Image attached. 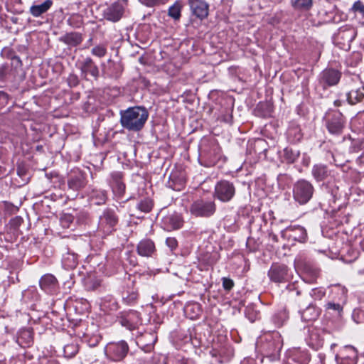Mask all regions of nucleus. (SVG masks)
I'll return each instance as SVG.
<instances>
[{
  "label": "nucleus",
  "mask_w": 364,
  "mask_h": 364,
  "mask_svg": "<svg viewBox=\"0 0 364 364\" xmlns=\"http://www.w3.org/2000/svg\"><path fill=\"white\" fill-rule=\"evenodd\" d=\"M182 7L183 6L180 1H176L168 9L169 16L175 20H178L181 17Z\"/></svg>",
  "instance_id": "nucleus-21"
},
{
  "label": "nucleus",
  "mask_w": 364,
  "mask_h": 364,
  "mask_svg": "<svg viewBox=\"0 0 364 364\" xmlns=\"http://www.w3.org/2000/svg\"><path fill=\"white\" fill-rule=\"evenodd\" d=\"M124 191V185L119 182H116V186L114 188V191L116 193V194L121 195Z\"/></svg>",
  "instance_id": "nucleus-34"
},
{
  "label": "nucleus",
  "mask_w": 364,
  "mask_h": 364,
  "mask_svg": "<svg viewBox=\"0 0 364 364\" xmlns=\"http://www.w3.org/2000/svg\"><path fill=\"white\" fill-rule=\"evenodd\" d=\"M100 223H106L109 227H113L117 223V218L112 213H105L102 217L100 218Z\"/></svg>",
  "instance_id": "nucleus-25"
},
{
  "label": "nucleus",
  "mask_w": 364,
  "mask_h": 364,
  "mask_svg": "<svg viewBox=\"0 0 364 364\" xmlns=\"http://www.w3.org/2000/svg\"><path fill=\"white\" fill-rule=\"evenodd\" d=\"M137 299V294L134 292H132L130 295H129L127 297L124 298V299L126 300L127 303H131L134 301H135Z\"/></svg>",
  "instance_id": "nucleus-37"
},
{
  "label": "nucleus",
  "mask_w": 364,
  "mask_h": 364,
  "mask_svg": "<svg viewBox=\"0 0 364 364\" xmlns=\"http://www.w3.org/2000/svg\"><path fill=\"white\" fill-rule=\"evenodd\" d=\"M123 14V7L118 3H114L104 11V17L111 21H119Z\"/></svg>",
  "instance_id": "nucleus-8"
},
{
  "label": "nucleus",
  "mask_w": 364,
  "mask_h": 364,
  "mask_svg": "<svg viewBox=\"0 0 364 364\" xmlns=\"http://www.w3.org/2000/svg\"><path fill=\"white\" fill-rule=\"evenodd\" d=\"M53 5L52 0H46L40 4H33L30 7V13L34 17H39L47 12Z\"/></svg>",
  "instance_id": "nucleus-12"
},
{
  "label": "nucleus",
  "mask_w": 364,
  "mask_h": 364,
  "mask_svg": "<svg viewBox=\"0 0 364 364\" xmlns=\"http://www.w3.org/2000/svg\"><path fill=\"white\" fill-rule=\"evenodd\" d=\"M121 323L129 329L135 328L139 323V317L138 314L135 311L129 313L126 317L122 319Z\"/></svg>",
  "instance_id": "nucleus-14"
},
{
  "label": "nucleus",
  "mask_w": 364,
  "mask_h": 364,
  "mask_svg": "<svg viewBox=\"0 0 364 364\" xmlns=\"http://www.w3.org/2000/svg\"><path fill=\"white\" fill-rule=\"evenodd\" d=\"M211 354H212L213 357L218 356L220 358L219 362L223 363V362H226L227 360H229V358L231 355V352H230L229 354H226V350L224 348H220V350L214 348L211 351Z\"/></svg>",
  "instance_id": "nucleus-24"
},
{
  "label": "nucleus",
  "mask_w": 364,
  "mask_h": 364,
  "mask_svg": "<svg viewBox=\"0 0 364 364\" xmlns=\"http://www.w3.org/2000/svg\"><path fill=\"white\" fill-rule=\"evenodd\" d=\"M318 316V311L313 306H309L302 312L301 318L308 321L316 319Z\"/></svg>",
  "instance_id": "nucleus-23"
},
{
  "label": "nucleus",
  "mask_w": 364,
  "mask_h": 364,
  "mask_svg": "<svg viewBox=\"0 0 364 364\" xmlns=\"http://www.w3.org/2000/svg\"><path fill=\"white\" fill-rule=\"evenodd\" d=\"M223 286L225 289L230 290L234 286V282L230 279L223 278Z\"/></svg>",
  "instance_id": "nucleus-32"
},
{
  "label": "nucleus",
  "mask_w": 364,
  "mask_h": 364,
  "mask_svg": "<svg viewBox=\"0 0 364 364\" xmlns=\"http://www.w3.org/2000/svg\"><path fill=\"white\" fill-rule=\"evenodd\" d=\"M312 174L317 181H322L327 176L326 167L323 165H315L312 169Z\"/></svg>",
  "instance_id": "nucleus-19"
},
{
  "label": "nucleus",
  "mask_w": 364,
  "mask_h": 364,
  "mask_svg": "<svg viewBox=\"0 0 364 364\" xmlns=\"http://www.w3.org/2000/svg\"><path fill=\"white\" fill-rule=\"evenodd\" d=\"M343 127V120L339 114V118L336 121H332L328 123V129L330 132L333 134L340 133Z\"/></svg>",
  "instance_id": "nucleus-20"
},
{
  "label": "nucleus",
  "mask_w": 364,
  "mask_h": 364,
  "mask_svg": "<svg viewBox=\"0 0 364 364\" xmlns=\"http://www.w3.org/2000/svg\"><path fill=\"white\" fill-rule=\"evenodd\" d=\"M291 5L295 9L307 11L312 6V0H294Z\"/></svg>",
  "instance_id": "nucleus-22"
},
{
  "label": "nucleus",
  "mask_w": 364,
  "mask_h": 364,
  "mask_svg": "<svg viewBox=\"0 0 364 364\" xmlns=\"http://www.w3.org/2000/svg\"><path fill=\"white\" fill-rule=\"evenodd\" d=\"M364 97V93L360 90H351L347 94V100L350 105H355Z\"/></svg>",
  "instance_id": "nucleus-18"
},
{
  "label": "nucleus",
  "mask_w": 364,
  "mask_h": 364,
  "mask_svg": "<svg viewBox=\"0 0 364 364\" xmlns=\"http://www.w3.org/2000/svg\"><path fill=\"white\" fill-rule=\"evenodd\" d=\"M166 245L171 249H174L177 246V241L173 237H168L166 240Z\"/></svg>",
  "instance_id": "nucleus-36"
},
{
  "label": "nucleus",
  "mask_w": 364,
  "mask_h": 364,
  "mask_svg": "<svg viewBox=\"0 0 364 364\" xmlns=\"http://www.w3.org/2000/svg\"><path fill=\"white\" fill-rule=\"evenodd\" d=\"M352 10L364 16V4L360 1H355L353 5Z\"/></svg>",
  "instance_id": "nucleus-30"
},
{
  "label": "nucleus",
  "mask_w": 364,
  "mask_h": 364,
  "mask_svg": "<svg viewBox=\"0 0 364 364\" xmlns=\"http://www.w3.org/2000/svg\"><path fill=\"white\" fill-rule=\"evenodd\" d=\"M326 308L328 309H333L334 311H336L338 312H340L342 311V307L340 304H336L334 302H328L326 304Z\"/></svg>",
  "instance_id": "nucleus-33"
},
{
  "label": "nucleus",
  "mask_w": 364,
  "mask_h": 364,
  "mask_svg": "<svg viewBox=\"0 0 364 364\" xmlns=\"http://www.w3.org/2000/svg\"><path fill=\"white\" fill-rule=\"evenodd\" d=\"M41 288L48 293L55 290L57 287V280L52 274H46L40 279Z\"/></svg>",
  "instance_id": "nucleus-11"
},
{
  "label": "nucleus",
  "mask_w": 364,
  "mask_h": 364,
  "mask_svg": "<svg viewBox=\"0 0 364 364\" xmlns=\"http://www.w3.org/2000/svg\"><path fill=\"white\" fill-rule=\"evenodd\" d=\"M341 293H342V294L344 296V295H345V294H346V291H345V289L342 288V289H341Z\"/></svg>",
  "instance_id": "nucleus-40"
},
{
  "label": "nucleus",
  "mask_w": 364,
  "mask_h": 364,
  "mask_svg": "<svg viewBox=\"0 0 364 364\" xmlns=\"http://www.w3.org/2000/svg\"><path fill=\"white\" fill-rule=\"evenodd\" d=\"M0 364H4V363H2V362H1V361H0Z\"/></svg>",
  "instance_id": "nucleus-45"
},
{
  "label": "nucleus",
  "mask_w": 364,
  "mask_h": 364,
  "mask_svg": "<svg viewBox=\"0 0 364 364\" xmlns=\"http://www.w3.org/2000/svg\"><path fill=\"white\" fill-rule=\"evenodd\" d=\"M92 53L97 57H102L106 53V48L101 46H97L92 48Z\"/></svg>",
  "instance_id": "nucleus-29"
},
{
  "label": "nucleus",
  "mask_w": 364,
  "mask_h": 364,
  "mask_svg": "<svg viewBox=\"0 0 364 364\" xmlns=\"http://www.w3.org/2000/svg\"><path fill=\"white\" fill-rule=\"evenodd\" d=\"M235 193V186L228 181H219L215 185L214 196L222 202L230 201L233 198Z\"/></svg>",
  "instance_id": "nucleus-4"
},
{
  "label": "nucleus",
  "mask_w": 364,
  "mask_h": 364,
  "mask_svg": "<svg viewBox=\"0 0 364 364\" xmlns=\"http://www.w3.org/2000/svg\"><path fill=\"white\" fill-rule=\"evenodd\" d=\"M26 333H28V334H30V332L29 331H26L25 332Z\"/></svg>",
  "instance_id": "nucleus-44"
},
{
  "label": "nucleus",
  "mask_w": 364,
  "mask_h": 364,
  "mask_svg": "<svg viewBox=\"0 0 364 364\" xmlns=\"http://www.w3.org/2000/svg\"><path fill=\"white\" fill-rule=\"evenodd\" d=\"M341 78V73L333 69L325 70L321 77V82L325 85L332 86L336 85Z\"/></svg>",
  "instance_id": "nucleus-9"
},
{
  "label": "nucleus",
  "mask_w": 364,
  "mask_h": 364,
  "mask_svg": "<svg viewBox=\"0 0 364 364\" xmlns=\"http://www.w3.org/2000/svg\"><path fill=\"white\" fill-rule=\"evenodd\" d=\"M335 105H339V104H338V101H335Z\"/></svg>",
  "instance_id": "nucleus-42"
},
{
  "label": "nucleus",
  "mask_w": 364,
  "mask_h": 364,
  "mask_svg": "<svg viewBox=\"0 0 364 364\" xmlns=\"http://www.w3.org/2000/svg\"><path fill=\"white\" fill-rule=\"evenodd\" d=\"M152 203L150 200H144L138 205V208L143 212L147 213L151 210Z\"/></svg>",
  "instance_id": "nucleus-28"
},
{
  "label": "nucleus",
  "mask_w": 364,
  "mask_h": 364,
  "mask_svg": "<svg viewBox=\"0 0 364 364\" xmlns=\"http://www.w3.org/2000/svg\"><path fill=\"white\" fill-rule=\"evenodd\" d=\"M313 193L314 188L312 185L306 181H299L294 186V198L300 204L306 203L312 197Z\"/></svg>",
  "instance_id": "nucleus-3"
},
{
  "label": "nucleus",
  "mask_w": 364,
  "mask_h": 364,
  "mask_svg": "<svg viewBox=\"0 0 364 364\" xmlns=\"http://www.w3.org/2000/svg\"><path fill=\"white\" fill-rule=\"evenodd\" d=\"M295 230L301 234V235L299 237L297 240H299L301 242L304 241L306 237V232L305 229L301 227H299L296 228Z\"/></svg>",
  "instance_id": "nucleus-35"
},
{
  "label": "nucleus",
  "mask_w": 364,
  "mask_h": 364,
  "mask_svg": "<svg viewBox=\"0 0 364 364\" xmlns=\"http://www.w3.org/2000/svg\"><path fill=\"white\" fill-rule=\"evenodd\" d=\"M167 228L170 230L178 229L182 226L183 220L180 215H172L166 219Z\"/></svg>",
  "instance_id": "nucleus-16"
},
{
  "label": "nucleus",
  "mask_w": 364,
  "mask_h": 364,
  "mask_svg": "<svg viewBox=\"0 0 364 364\" xmlns=\"http://www.w3.org/2000/svg\"><path fill=\"white\" fill-rule=\"evenodd\" d=\"M192 13L200 19L206 18L208 15V5L201 0L188 1Z\"/></svg>",
  "instance_id": "nucleus-7"
},
{
  "label": "nucleus",
  "mask_w": 364,
  "mask_h": 364,
  "mask_svg": "<svg viewBox=\"0 0 364 364\" xmlns=\"http://www.w3.org/2000/svg\"><path fill=\"white\" fill-rule=\"evenodd\" d=\"M129 346L124 341L109 343L105 348V353L107 358L114 361L123 359L127 354Z\"/></svg>",
  "instance_id": "nucleus-2"
},
{
  "label": "nucleus",
  "mask_w": 364,
  "mask_h": 364,
  "mask_svg": "<svg viewBox=\"0 0 364 364\" xmlns=\"http://www.w3.org/2000/svg\"><path fill=\"white\" fill-rule=\"evenodd\" d=\"M215 211V205L211 201L198 200L195 202L191 208V212L196 216L208 217Z\"/></svg>",
  "instance_id": "nucleus-5"
},
{
  "label": "nucleus",
  "mask_w": 364,
  "mask_h": 364,
  "mask_svg": "<svg viewBox=\"0 0 364 364\" xmlns=\"http://www.w3.org/2000/svg\"><path fill=\"white\" fill-rule=\"evenodd\" d=\"M355 144H358L360 149L364 148V138H362L358 141L355 142Z\"/></svg>",
  "instance_id": "nucleus-39"
},
{
  "label": "nucleus",
  "mask_w": 364,
  "mask_h": 364,
  "mask_svg": "<svg viewBox=\"0 0 364 364\" xmlns=\"http://www.w3.org/2000/svg\"><path fill=\"white\" fill-rule=\"evenodd\" d=\"M142 4L147 6H154L159 4H165L167 0H139Z\"/></svg>",
  "instance_id": "nucleus-31"
},
{
  "label": "nucleus",
  "mask_w": 364,
  "mask_h": 364,
  "mask_svg": "<svg viewBox=\"0 0 364 364\" xmlns=\"http://www.w3.org/2000/svg\"><path fill=\"white\" fill-rule=\"evenodd\" d=\"M81 70L83 73L90 74L95 77H97L99 75L97 67L93 63L92 59L90 58H85L82 63Z\"/></svg>",
  "instance_id": "nucleus-15"
},
{
  "label": "nucleus",
  "mask_w": 364,
  "mask_h": 364,
  "mask_svg": "<svg viewBox=\"0 0 364 364\" xmlns=\"http://www.w3.org/2000/svg\"><path fill=\"white\" fill-rule=\"evenodd\" d=\"M196 316H191V318H194Z\"/></svg>",
  "instance_id": "nucleus-43"
},
{
  "label": "nucleus",
  "mask_w": 364,
  "mask_h": 364,
  "mask_svg": "<svg viewBox=\"0 0 364 364\" xmlns=\"http://www.w3.org/2000/svg\"><path fill=\"white\" fill-rule=\"evenodd\" d=\"M2 173H3V171H2L1 167L0 166V175H1Z\"/></svg>",
  "instance_id": "nucleus-41"
},
{
  "label": "nucleus",
  "mask_w": 364,
  "mask_h": 364,
  "mask_svg": "<svg viewBox=\"0 0 364 364\" xmlns=\"http://www.w3.org/2000/svg\"><path fill=\"white\" fill-rule=\"evenodd\" d=\"M78 351L77 346L75 343L68 344L64 347V354L67 358L73 357Z\"/></svg>",
  "instance_id": "nucleus-26"
},
{
  "label": "nucleus",
  "mask_w": 364,
  "mask_h": 364,
  "mask_svg": "<svg viewBox=\"0 0 364 364\" xmlns=\"http://www.w3.org/2000/svg\"><path fill=\"white\" fill-rule=\"evenodd\" d=\"M287 274V268L284 265L273 266L269 272L270 279L275 282H281L286 279Z\"/></svg>",
  "instance_id": "nucleus-10"
},
{
  "label": "nucleus",
  "mask_w": 364,
  "mask_h": 364,
  "mask_svg": "<svg viewBox=\"0 0 364 364\" xmlns=\"http://www.w3.org/2000/svg\"><path fill=\"white\" fill-rule=\"evenodd\" d=\"M338 364H356L357 352L352 346H346L338 355L336 356Z\"/></svg>",
  "instance_id": "nucleus-6"
},
{
  "label": "nucleus",
  "mask_w": 364,
  "mask_h": 364,
  "mask_svg": "<svg viewBox=\"0 0 364 364\" xmlns=\"http://www.w3.org/2000/svg\"><path fill=\"white\" fill-rule=\"evenodd\" d=\"M149 117L148 112L143 107H131L121 113L122 126L130 131L141 129Z\"/></svg>",
  "instance_id": "nucleus-1"
},
{
  "label": "nucleus",
  "mask_w": 364,
  "mask_h": 364,
  "mask_svg": "<svg viewBox=\"0 0 364 364\" xmlns=\"http://www.w3.org/2000/svg\"><path fill=\"white\" fill-rule=\"evenodd\" d=\"M198 310V311H200V308H199V306L198 304H190V305H188L186 309H185V311L186 312H188L189 310Z\"/></svg>",
  "instance_id": "nucleus-38"
},
{
  "label": "nucleus",
  "mask_w": 364,
  "mask_h": 364,
  "mask_svg": "<svg viewBox=\"0 0 364 364\" xmlns=\"http://www.w3.org/2000/svg\"><path fill=\"white\" fill-rule=\"evenodd\" d=\"M82 36L78 33H70L63 36L64 42L72 46L79 45L82 42Z\"/></svg>",
  "instance_id": "nucleus-17"
},
{
  "label": "nucleus",
  "mask_w": 364,
  "mask_h": 364,
  "mask_svg": "<svg viewBox=\"0 0 364 364\" xmlns=\"http://www.w3.org/2000/svg\"><path fill=\"white\" fill-rule=\"evenodd\" d=\"M154 244L149 240H144L141 241L137 247L139 254L144 257L151 256V254L154 252Z\"/></svg>",
  "instance_id": "nucleus-13"
},
{
  "label": "nucleus",
  "mask_w": 364,
  "mask_h": 364,
  "mask_svg": "<svg viewBox=\"0 0 364 364\" xmlns=\"http://www.w3.org/2000/svg\"><path fill=\"white\" fill-rule=\"evenodd\" d=\"M64 264L68 268H74L77 264L76 257L74 255H68L64 259Z\"/></svg>",
  "instance_id": "nucleus-27"
}]
</instances>
